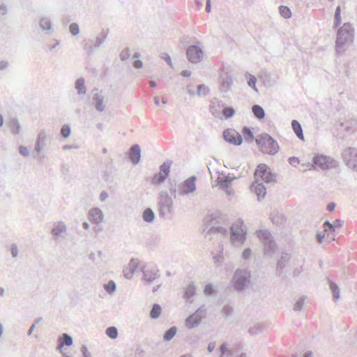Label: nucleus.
Wrapping results in <instances>:
<instances>
[{
	"label": "nucleus",
	"instance_id": "4c0bfd02",
	"mask_svg": "<svg viewBox=\"0 0 357 357\" xmlns=\"http://www.w3.org/2000/svg\"><path fill=\"white\" fill-rule=\"evenodd\" d=\"M257 236L264 241H268L272 238L269 231L266 229H259L257 231Z\"/></svg>",
	"mask_w": 357,
	"mask_h": 357
},
{
	"label": "nucleus",
	"instance_id": "4be33fe9",
	"mask_svg": "<svg viewBox=\"0 0 357 357\" xmlns=\"http://www.w3.org/2000/svg\"><path fill=\"white\" fill-rule=\"evenodd\" d=\"M8 126L10 132L14 135H18L21 131L20 123L16 117H13L9 120Z\"/></svg>",
	"mask_w": 357,
	"mask_h": 357
},
{
	"label": "nucleus",
	"instance_id": "0e129e2a",
	"mask_svg": "<svg viewBox=\"0 0 357 357\" xmlns=\"http://www.w3.org/2000/svg\"><path fill=\"white\" fill-rule=\"evenodd\" d=\"M169 192L172 195L174 196V197H176V185L175 181H169Z\"/></svg>",
	"mask_w": 357,
	"mask_h": 357
},
{
	"label": "nucleus",
	"instance_id": "20e7f679",
	"mask_svg": "<svg viewBox=\"0 0 357 357\" xmlns=\"http://www.w3.org/2000/svg\"><path fill=\"white\" fill-rule=\"evenodd\" d=\"M251 274L247 269L238 268L234 273L231 283L234 289L238 291H243L250 282Z\"/></svg>",
	"mask_w": 357,
	"mask_h": 357
},
{
	"label": "nucleus",
	"instance_id": "f8f14e48",
	"mask_svg": "<svg viewBox=\"0 0 357 357\" xmlns=\"http://www.w3.org/2000/svg\"><path fill=\"white\" fill-rule=\"evenodd\" d=\"M224 102L217 98H213L211 100L209 111L215 118H221L222 109L224 108Z\"/></svg>",
	"mask_w": 357,
	"mask_h": 357
},
{
	"label": "nucleus",
	"instance_id": "680f3d73",
	"mask_svg": "<svg viewBox=\"0 0 357 357\" xmlns=\"http://www.w3.org/2000/svg\"><path fill=\"white\" fill-rule=\"evenodd\" d=\"M69 30L73 36H77L79 33V27L76 23H72L69 26Z\"/></svg>",
	"mask_w": 357,
	"mask_h": 357
},
{
	"label": "nucleus",
	"instance_id": "7c9ffc66",
	"mask_svg": "<svg viewBox=\"0 0 357 357\" xmlns=\"http://www.w3.org/2000/svg\"><path fill=\"white\" fill-rule=\"evenodd\" d=\"M252 111L255 118L259 120H261L265 117V111L263 107L259 105H254L252 107Z\"/></svg>",
	"mask_w": 357,
	"mask_h": 357
},
{
	"label": "nucleus",
	"instance_id": "2f4dec72",
	"mask_svg": "<svg viewBox=\"0 0 357 357\" xmlns=\"http://www.w3.org/2000/svg\"><path fill=\"white\" fill-rule=\"evenodd\" d=\"M142 218L144 222L152 223L155 219V213L151 208H146L143 212Z\"/></svg>",
	"mask_w": 357,
	"mask_h": 357
},
{
	"label": "nucleus",
	"instance_id": "ddd939ff",
	"mask_svg": "<svg viewBox=\"0 0 357 357\" xmlns=\"http://www.w3.org/2000/svg\"><path fill=\"white\" fill-rule=\"evenodd\" d=\"M220 91L222 92L229 91L233 84L232 77L228 73H222L220 76Z\"/></svg>",
	"mask_w": 357,
	"mask_h": 357
},
{
	"label": "nucleus",
	"instance_id": "e2e57ef3",
	"mask_svg": "<svg viewBox=\"0 0 357 357\" xmlns=\"http://www.w3.org/2000/svg\"><path fill=\"white\" fill-rule=\"evenodd\" d=\"M215 292V290L213 289V287L212 285V284L211 283H208L207 284L205 285L204 287V293L206 295H212Z\"/></svg>",
	"mask_w": 357,
	"mask_h": 357
},
{
	"label": "nucleus",
	"instance_id": "412c9836",
	"mask_svg": "<svg viewBox=\"0 0 357 357\" xmlns=\"http://www.w3.org/2000/svg\"><path fill=\"white\" fill-rule=\"evenodd\" d=\"M52 234L56 237H64L66 234V226L63 222H59L51 231Z\"/></svg>",
	"mask_w": 357,
	"mask_h": 357
},
{
	"label": "nucleus",
	"instance_id": "1a4fd4ad",
	"mask_svg": "<svg viewBox=\"0 0 357 357\" xmlns=\"http://www.w3.org/2000/svg\"><path fill=\"white\" fill-rule=\"evenodd\" d=\"M206 308L204 305L199 307L193 314H190L185 319V326L188 328L197 327L205 316Z\"/></svg>",
	"mask_w": 357,
	"mask_h": 357
},
{
	"label": "nucleus",
	"instance_id": "a878e982",
	"mask_svg": "<svg viewBox=\"0 0 357 357\" xmlns=\"http://www.w3.org/2000/svg\"><path fill=\"white\" fill-rule=\"evenodd\" d=\"M75 88L78 95L82 96L86 94V87L85 86V80L83 77H79L75 81Z\"/></svg>",
	"mask_w": 357,
	"mask_h": 357
},
{
	"label": "nucleus",
	"instance_id": "e433bc0d",
	"mask_svg": "<svg viewBox=\"0 0 357 357\" xmlns=\"http://www.w3.org/2000/svg\"><path fill=\"white\" fill-rule=\"evenodd\" d=\"M40 27L43 31H52V22L51 20L47 17L41 18L40 21ZM49 32L48 33H50Z\"/></svg>",
	"mask_w": 357,
	"mask_h": 357
},
{
	"label": "nucleus",
	"instance_id": "4468645a",
	"mask_svg": "<svg viewBox=\"0 0 357 357\" xmlns=\"http://www.w3.org/2000/svg\"><path fill=\"white\" fill-rule=\"evenodd\" d=\"M250 190L257 196L259 201L264 199L266 194V189L264 185L262 183L258 182L257 180H255V181L250 185Z\"/></svg>",
	"mask_w": 357,
	"mask_h": 357
},
{
	"label": "nucleus",
	"instance_id": "9b49d317",
	"mask_svg": "<svg viewBox=\"0 0 357 357\" xmlns=\"http://www.w3.org/2000/svg\"><path fill=\"white\" fill-rule=\"evenodd\" d=\"M196 177L192 176L185 180L178 188V193L181 195L192 193L196 190Z\"/></svg>",
	"mask_w": 357,
	"mask_h": 357
},
{
	"label": "nucleus",
	"instance_id": "c9c22d12",
	"mask_svg": "<svg viewBox=\"0 0 357 357\" xmlns=\"http://www.w3.org/2000/svg\"><path fill=\"white\" fill-rule=\"evenodd\" d=\"M242 132L247 142H251L255 139L254 132L250 127L244 126Z\"/></svg>",
	"mask_w": 357,
	"mask_h": 357
},
{
	"label": "nucleus",
	"instance_id": "13d9d810",
	"mask_svg": "<svg viewBox=\"0 0 357 357\" xmlns=\"http://www.w3.org/2000/svg\"><path fill=\"white\" fill-rule=\"evenodd\" d=\"M220 352L222 356L225 354H227L228 356H231L233 354V351L227 349V344L226 342H223L220 347Z\"/></svg>",
	"mask_w": 357,
	"mask_h": 357
},
{
	"label": "nucleus",
	"instance_id": "5fc2aeb1",
	"mask_svg": "<svg viewBox=\"0 0 357 357\" xmlns=\"http://www.w3.org/2000/svg\"><path fill=\"white\" fill-rule=\"evenodd\" d=\"M139 264V261L138 259H131L128 264L130 269L129 271H132V273H135L138 268Z\"/></svg>",
	"mask_w": 357,
	"mask_h": 357
},
{
	"label": "nucleus",
	"instance_id": "c85d7f7f",
	"mask_svg": "<svg viewBox=\"0 0 357 357\" xmlns=\"http://www.w3.org/2000/svg\"><path fill=\"white\" fill-rule=\"evenodd\" d=\"M270 218H271L272 222L276 225H281L286 220L284 216L282 214L279 213L278 212L271 213L270 214Z\"/></svg>",
	"mask_w": 357,
	"mask_h": 357
},
{
	"label": "nucleus",
	"instance_id": "bf43d9fd",
	"mask_svg": "<svg viewBox=\"0 0 357 357\" xmlns=\"http://www.w3.org/2000/svg\"><path fill=\"white\" fill-rule=\"evenodd\" d=\"M130 56V49L128 47L123 49L119 54L120 59L123 61L128 59Z\"/></svg>",
	"mask_w": 357,
	"mask_h": 357
},
{
	"label": "nucleus",
	"instance_id": "79ce46f5",
	"mask_svg": "<svg viewBox=\"0 0 357 357\" xmlns=\"http://www.w3.org/2000/svg\"><path fill=\"white\" fill-rule=\"evenodd\" d=\"M278 10L280 15L284 19H289L291 17V11L288 6H280Z\"/></svg>",
	"mask_w": 357,
	"mask_h": 357
},
{
	"label": "nucleus",
	"instance_id": "a211bd4d",
	"mask_svg": "<svg viewBox=\"0 0 357 357\" xmlns=\"http://www.w3.org/2000/svg\"><path fill=\"white\" fill-rule=\"evenodd\" d=\"M93 92L94 93L92 100L96 109L98 112H103L105 109L103 105L104 96L98 93V89H94Z\"/></svg>",
	"mask_w": 357,
	"mask_h": 357
},
{
	"label": "nucleus",
	"instance_id": "dca6fc26",
	"mask_svg": "<svg viewBox=\"0 0 357 357\" xmlns=\"http://www.w3.org/2000/svg\"><path fill=\"white\" fill-rule=\"evenodd\" d=\"M128 158L133 165H137L141 158V148L139 144L131 146L128 151Z\"/></svg>",
	"mask_w": 357,
	"mask_h": 357
},
{
	"label": "nucleus",
	"instance_id": "72a5a7b5",
	"mask_svg": "<svg viewBox=\"0 0 357 357\" xmlns=\"http://www.w3.org/2000/svg\"><path fill=\"white\" fill-rule=\"evenodd\" d=\"M43 147L40 144L36 142L35 144V148H34V152L33 153V158L34 159H36L39 161V162H42L43 159L45 158V155H41L40 153L43 149Z\"/></svg>",
	"mask_w": 357,
	"mask_h": 357
},
{
	"label": "nucleus",
	"instance_id": "aec40b11",
	"mask_svg": "<svg viewBox=\"0 0 357 357\" xmlns=\"http://www.w3.org/2000/svg\"><path fill=\"white\" fill-rule=\"evenodd\" d=\"M89 219L94 224H100L103 220V213L98 208H93L89 212Z\"/></svg>",
	"mask_w": 357,
	"mask_h": 357
},
{
	"label": "nucleus",
	"instance_id": "2eb2a0df",
	"mask_svg": "<svg viewBox=\"0 0 357 357\" xmlns=\"http://www.w3.org/2000/svg\"><path fill=\"white\" fill-rule=\"evenodd\" d=\"M141 270L143 273L144 280L149 284L153 282L155 279L160 277L158 274L159 271L156 268H149L143 266Z\"/></svg>",
	"mask_w": 357,
	"mask_h": 357
},
{
	"label": "nucleus",
	"instance_id": "338daca9",
	"mask_svg": "<svg viewBox=\"0 0 357 357\" xmlns=\"http://www.w3.org/2000/svg\"><path fill=\"white\" fill-rule=\"evenodd\" d=\"M19 152L24 157H28L29 155V151L27 147L21 145L19 146Z\"/></svg>",
	"mask_w": 357,
	"mask_h": 357
},
{
	"label": "nucleus",
	"instance_id": "f257e3e1",
	"mask_svg": "<svg viewBox=\"0 0 357 357\" xmlns=\"http://www.w3.org/2000/svg\"><path fill=\"white\" fill-rule=\"evenodd\" d=\"M354 39V29L349 22L344 23L337 32L335 40L336 54H344L349 45L353 43Z\"/></svg>",
	"mask_w": 357,
	"mask_h": 357
},
{
	"label": "nucleus",
	"instance_id": "ea45409f",
	"mask_svg": "<svg viewBox=\"0 0 357 357\" xmlns=\"http://www.w3.org/2000/svg\"><path fill=\"white\" fill-rule=\"evenodd\" d=\"M235 112H236L235 109L231 107H224L222 109V112L220 119H222V117L225 119H231V117H233L234 116Z\"/></svg>",
	"mask_w": 357,
	"mask_h": 357
},
{
	"label": "nucleus",
	"instance_id": "7ed1b4c3",
	"mask_svg": "<svg viewBox=\"0 0 357 357\" xmlns=\"http://www.w3.org/2000/svg\"><path fill=\"white\" fill-rule=\"evenodd\" d=\"M255 142L263 153L274 155L279 151L278 143L268 133L257 135Z\"/></svg>",
	"mask_w": 357,
	"mask_h": 357
},
{
	"label": "nucleus",
	"instance_id": "603ef678",
	"mask_svg": "<svg viewBox=\"0 0 357 357\" xmlns=\"http://www.w3.org/2000/svg\"><path fill=\"white\" fill-rule=\"evenodd\" d=\"M71 128L69 125L65 124L61 128V135L63 138H67L70 135Z\"/></svg>",
	"mask_w": 357,
	"mask_h": 357
},
{
	"label": "nucleus",
	"instance_id": "69168bd1",
	"mask_svg": "<svg viewBox=\"0 0 357 357\" xmlns=\"http://www.w3.org/2000/svg\"><path fill=\"white\" fill-rule=\"evenodd\" d=\"M217 218V215L215 214H211V215H207L205 218H204V223L208 226L210 225L211 224H212L213 221L214 220H215Z\"/></svg>",
	"mask_w": 357,
	"mask_h": 357
},
{
	"label": "nucleus",
	"instance_id": "f3484780",
	"mask_svg": "<svg viewBox=\"0 0 357 357\" xmlns=\"http://www.w3.org/2000/svg\"><path fill=\"white\" fill-rule=\"evenodd\" d=\"M73 337L68 333H64L58 338L57 349L60 351V352L62 355H65V353L63 352L61 350L62 348L65 346L70 347L73 345Z\"/></svg>",
	"mask_w": 357,
	"mask_h": 357
},
{
	"label": "nucleus",
	"instance_id": "b1692460",
	"mask_svg": "<svg viewBox=\"0 0 357 357\" xmlns=\"http://www.w3.org/2000/svg\"><path fill=\"white\" fill-rule=\"evenodd\" d=\"M196 293V287L194 284L193 282L190 283L188 287L185 288L184 294H183V298L186 299L188 302L191 303L192 302V300H190L191 298H192Z\"/></svg>",
	"mask_w": 357,
	"mask_h": 357
},
{
	"label": "nucleus",
	"instance_id": "4d7b16f0",
	"mask_svg": "<svg viewBox=\"0 0 357 357\" xmlns=\"http://www.w3.org/2000/svg\"><path fill=\"white\" fill-rule=\"evenodd\" d=\"M305 296L301 297L294 305V310L295 311H301L303 307Z\"/></svg>",
	"mask_w": 357,
	"mask_h": 357
},
{
	"label": "nucleus",
	"instance_id": "6e6552de",
	"mask_svg": "<svg viewBox=\"0 0 357 357\" xmlns=\"http://www.w3.org/2000/svg\"><path fill=\"white\" fill-rule=\"evenodd\" d=\"M312 161L316 166L324 170L334 169L338 166V162L335 160L324 155L314 156Z\"/></svg>",
	"mask_w": 357,
	"mask_h": 357
},
{
	"label": "nucleus",
	"instance_id": "473e14b6",
	"mask_svg": "<svg viewBox=\"0 0 357 357\" xmlns=\"http://www.w3.org/2000/svg\"><path fill=\"white\" fill-rule=\"evenodd\" d=\"M172 164V160H165L159 167L160 169V173H162V174L165 175L166 176H169V173H170V169H171V165Z\"/></svg>",
	"mask_w": 357,
	"mask_h": 357
},
{
	"label": "nucleus",
	"instance_id": "c756f323",
	"mask_svg": "<svg viewBox=\"0 0 357 357\" xmlns=\"http://www.w3.org/2000/svg\"><path fill=\"white\" fill-rule=\"evenodd\" d=\"M266 329V327L264 324L260 323H257L253 326H250L248 329V333L251 335H258L264 332Z\"/></svg>",
	"mask_w": 357,
	"mask_h": 357
},
{
	"label": "nucleus",
	"instance_id": "a19ab883",
	"mask_svg": "<svg viewBox=\"0 0 357 357\" xmlns=\"http://www.w3.org/2000/svg\"><path fill=\"white\" fill-rule=\"evenodd\" d=\"M162 308L160 305L158 303L153 304L151 312H150V317L151 319H155L158 318L161 314Z\"/></svg>",
	"mask_w": 357,
	"mask_h": 357
},
{
	"label": "nucleus",
	"instance_id": "cd10ccee",
	"mask_svg": "<svg viewBox=\"0 0 357 357\" xmlns=\"http://www.w3.org/2000/svg\"><path fill=\"white\" fill-rule=\"evenodd\" d=\"M109 33V29H102V31L97 36L96 42L94 43V47H100L101 45L105 42Z\"/></svg>",
	"mask_w": 357,
	"mask_h": 357
},
{
	"label": "nucleus",
	"instance_id": "9d476101",
	"mask_svg": "<svg viewBox=\"0 0 357 357\" xmlns=\"http://www.w3.org/2000/svg\"><path fill=\"white\" fill-rule=\"evenodd\" d=\"M222 137L227 142L235 146H240L243 142L241 135L233 128L225 129Z\"/></svg>",
	"mask_w": 357,
	"mask_h": 357
},
{
	"label": "nucleus",
	"instance_id": "f03ea898",
	"mask_svg": "<svg viewBox=\"0 0 357 357\" xmlns=\"http://www.w3.org/2000/svg\"><path fill=\"white\" fill-rule=\"evenodd\" d=\"M158 214L163 220H171L174 215L173 199L165 191H162L158 200Z\"/></svg>",
	"mask_w": 357,
	"mask_h": 357
},
{
	"label": "nucleus",
	"instance_id": "6e6d98bb",
	"mask_svg": "<svg viewBox=\"0 0 357 357\" xmlns=\"http://www.w3.org/2000/svg\"><path fill=\"white\" fill-rule=\"evenodd\" d=\"M233 312L234 309L231 306L225 305L221 310V314L224 317H229L233 314Z\"/></svg>",
	"mask_w": 357,
	"mask_h": 357
},
{
	"label": "nucleus",
	"instance_id": "393cba45",
	"mask_svg": "<svg viewBox=\"0 0 357 357\" xmlns=\"http://www.w3.org/2000/svg\"><path fill=\"white\" fill-rule=\"evenodd\" d=\"M263 244L264 255H272L275 252L276 243L273 238L268 241H264Z\"/></svg>",
	"mask_w": 357,
	"mask_h": 357
},
{
	"label": "nucleus",
	"instance_id": "423d86ee",
	"mask_svg": "<svg viewBox=\"0 0 357 357\" xmlns=\"http://www.w3.org/2000/svg\"><path fill=\"white\" fill-rule=\"evenodd\" d=\"M186 57L192 63H199L204 57V52L201 43L197 42V45H192L186 49Z\"/></svg>",
	"mask_w": 357,
	"mask_h": 357
},
{
	"label": "nucleus",
	"instance_id": "6ab92c4d",
	"mask_svg": "<svg viewBox=\"0 0 357 357\" xmlns=\"http://www.w3.org/2000/svg\"><path fill=\"white\" fill-rule=\"evenodd\" d=\"M291 256L289 254L286 252H282L280 258L278 259L276 266V275L278 276H281L284 268L287 266L289 262Z\"/></svg>",
	"mask_w": 357,
	"mask_h": 357
},
{
	"label": "nucleus",
	"instance_id": "39448f33",
	"mask_svg": "<svg viewBox=\"0 0 357 357\" xmlns=\"http://www.w3.org/2000/svg\"><path fill=\"white\" fill-rule=\"evenodd\" d=\"M246 228L243 221L239 219L231 227L230 238L233 243H243L246 238Z\"/></svg>",
	"mask_w": 357,
	"mask_h": 357
},
{
	"label": "nucleus",
	"instance_id": "09e8293b",
	"mask_svg": "<svg viewBox=\"0 0 357 357\" xmlns=\"http://www.w3.org/2000/svg\"><path fill=\"white\" fill-rule=\"evenodd\" d=\"M106 335L112 340L118 337V330L115 326H110L106 329Z\"/></svg>",
	"mask_w": 357,
	"mask_h": 357
},
{
	"label": "nucleus",
	"instance_id": "5701e85b",
	"mask_svg": "<svg viewBox=\"0 0 357 357\" xmlns=\"http://www.w3.org/2000/svg\"><path fill=\"white\" fill-rule=\"evenodd\" d=\"M269 169L270 168L267 165L264 163L259 164L257 167L254 174L256 180H257L258 178L261 179L264 176H266V174H267Z\"/></svg>",
	"mask_w": 357,
	"mask_h": 357
},
{
	"label": "nucleus",
	"instance_id": "49530a36",
	"mask_svg": "<svg viewBox=\"0 0 357 357\" xmlns=\"http://www.w3.org/2000/svg\"><path fill=\"white\" fill-rule=\"evenodd\" d=\"M47 139V137L46 132L45 130H43L39 132L36 142L40 144L43 146H45L46 145Z\"/></svg>",
	"mask_w": 357,
	"mask_h": 357
},
{
	"label": "nucleus",
	"instance_id": "3c124183",
	"mask_svg": "<svg viewBox=\"0 0 357 357\" xmlns=\"http://www.w3.org/2000/svg\"><path fill=\"white\" fill-rule=\"evenodd\" d=\"M210 93V89L208 86L204 84H200L197 86V91L196 93L199 96H207Z\"/></svg>",
	"mask_w": 357,
	"mask_h": 357
},
{
	"label": "nucleus",
	"instance_id": "c03bdc74",
	"mask_svg": "<svg viewBox=\"0 0 357 357\" xmlns=\"http://www.w3.org/2000/svg\"><path fill=\"white\" fill-rule=\"evenodd\" d=\"M276 176L277 175L275 173H273L270 169L267 174H266V176H263L261 180H263L266 183H275L276 182Z\"/></svg>",
	"mask_w": 357,
	"mask_h": 357
},
{
	"label": "nucleus",
	"instance_id": "052dcab7",
	"mask_svg": "<svg viewBox=\"0 0 357 357\" xmlns=\"http://www.w3.org/2000/svg\"><path fill=\"white\" fill-rule=\"evenodd\" d=\"M249 75V79L248 81V84L250 87L252 88L255 91H257V89L256 86L257 78L252 75Z\"/></svg>",
	"mask_w": 357,
	"mask_h": 357
},
{
	"label": "nucleus",
	"instance_id": "a18cd8bd",
	"mask_svg": "<svg viewBox=\"0 0 357 357\" xmlns=\"http://www.w3.org/2000/svg\"><path fill=\"white\" fill-rule=\"evenodd\" d=\"M104 289L109 294H112L116 289V283L114 280H109L104 284Z\"/></svg>",
	"mask_w": 357,
	"mask_h": 357
},
{
	"label": "nucleus",
	"instance_id": "58836bf2",
	"mask_svg": "<svg viewBox=\"0 0 357 357\" xmlns=\"http://www.w3.org/2000/svg\"><path fill=\"white\" fill-rule=\"evenodd\" d=\"M167 178V176L160 172H158L155 174L152 178L151 183L153 185H160L161 183H164Z\"/></svg>",
	"mask_w": 357,
	"mask_h": 357
},
{
	"label": "nucleus",
	"instance_id": "0eeeda50",
	"mask_svg": "<svg viewBox=\"0 0 357 357\" xmlns=\"http://www.w3.org/2000/svg\"><path fill=\"white\" fill-rule=\"evenodd\" d=\"M342 157L348 167L357 172V149L356 148H346L342 151Z\"/></svg>",
	"mask_w": 357,
	"mask_h": 357
},
{
	"label": "nucleus",
	"instance_id": "8fccbe9b",
	"mask_svg": "<svg viewBox=\"0 0 357 357\" xmlns=\"http://www.w3.org/2000/svg\"><path fill=\"white\" fill-rule=\"evenodd\" d=\"M330 287L331 290L333 293V297L335 300H337L340 298V289L337 284L335 282L331 281L330 282Z\"/></svg>",
	"mask_w": 357,
	"mask_h": 357
},
{
	"label": "nucleus",
	"instance_id": "f704fd0d",
	"mask_svg": "<svg viewBox=\"0 0 357 357\" xmlns=\"http://www.w3.org/2000/svg\"><path fill=\"white\" fill-rule=\"evenodd\" d=\"M177 332V328L176 326H172L165 331L163 335L164 342H169L176 335Z\"/></svg>",
	"mask_w": 357,
	"mask_h": 357
},
{
	"label": "nucleus",
	"instance_id": "37998d69",
	"mask_svg": "<svg viewBox=\"0 0 357 357\" xmlns=\"http://www.w3.org/2000/svg\"><path fill=\"white\" fill-rule=\"evenodd\" d=\"M94 48L92 40H84L83 49L89 56L94 52Z\"/></svg>",
	"mask_w": 357,
	"mask_h": 357
},
{
	"label": "nucleus",
	"instance_id": "de8ad7c7",
	"mask_svg": "<svg viewBox=\"0 0 357 357\" xmlns=\"http://www.w3.org/2000/svg\"><path fill=\"white\" fill-rule=\"evenodd\" d=\"M341 8L340 6H337L335 12L334 27H337L341 24Z\"/></svg>",
	"mask_w": 357,
	"mask_h": 357
},
{
	"label": "nucleus",
	"instance_id": "bb28decb",
	"mask_svg": "<svg viewBox=\"0 0 357 357\" xmlns=\"http://www.w3.org/2000/svg\"><path fill=\"white\" fill-rule=\"evenodd\" d=\"M291 127L296 137L301 140H304V135L301 123L297 120H293Z\"/></svg>",
	"mask_w": 357,
	"mask_h": 357
},
{
	"label": "nucleus",
	"instance_id": "864d4df0",
	"mask_svg": "<svg viewBox=\"0 0 357 357\" xmlns=\"http://www.w3.org/2000/svg\"><path fill=\"white\" fill-rule=\"evenodd\" d=\"M211 233H220L225 235L227 234V231L223 227H212L207 232V234Z\"/></svg>",
	"mask_w": 357,
	"mask_h": 357
},
{
	"label": "nucleus",
	"instance_id": "774afa93",
	"mask_svg": "<svg viewBox=\"0 0 357 357\" xmlns=\"http://www.w3.org/2000/svg\"><path fill=\"white\" fill-rule=\"evenodd\" d=\"M81 352L83 357H91V354L89 352L87 347L85 345L81 347Z\"/></svg>",
	"mask_w": 357,
	"mask_h": 357
}]
</instances>
